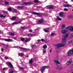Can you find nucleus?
I'll list each match as a JSON object with an SVG mask.
<instances>
[{"label":"nucleus","mask_w":73,"mask_h":73,"mask_svg":"<svg viewBox=\"0 0 73 73\" xmlns=\"http://www.w3.org/2000/svg\"><path fill=\"white\" fill-rule=\"evenodd\" d=\"M69 36V34H67L63 36V38L62 40V43H65L66 42V38Z\"/></svg>","instance_id":"obj_1"},{"label":"nucleus","mask_w":73,"mask_h":73,"mask_svg":"<svg viewBox=\"0 0 73 73\" xmlns=\"http://www.w3.org/2000/svg\"><path fill=\"white\" fill-rule=\"evenodd\" d=\"M66 29H67L70 31H73V26H70L67 27L66 28ZM72 36L73 37V33H72L71 34Z\"/></svg>","instance_id":"obj_2"},{"label":"nucleus","mask_w":73,"mask_h":73,"mask_svg":"<svg viewBox=\"0 0 73 73\" xmlns=\"http://www.w3.org/2000/svg\"><path fill=\"white\" fill-rule=\"evenodd\" d=\"M49 68V66H44L42 67L40 69L41 73H43L45 69H48Z\"/></svg>","instance_id":"obj_3"},{"label":"nucleus","mask_w":73,"mask_h":73,"mask_svg":"<svg viewBox=\"0 0 73 73\" xmlns=\"http://www.w3.org/2000/svg\"><path fill=\"white\" fill-rule=\"evenodd\" d=\"M68 55L69 56H71L72 54H73V48L71 50H70L68 51Z\"/></svg>","instance_id":"obj_4"},{"label":"nucleus","mask_w":73,"mask_h":73,"mask_svg":"<svg viewBox=\"0 0 73 73\" xmlns=\"http://www.w3.org/2000/svg\"><path fill=\"white\" fill-rule=\"evenodd\" d=\"M61 33H62V34H65L66 33L68 32V30L65 29H62L60 31Z\"/></svg>","instance_id":"obj_5"},{"label":"nucleus","mask_w":73,"mask_h":73,"mask_svg":"<svg viewBox=\"0 0 73 73\" xmlns=\"http://www.w3.org/2000/svg\"><path fill=\"white\" fill-rule=\"evenodd\" d=\"M65 44H58L56 45L57 48H58L59 47H61V46H64Z\"/></svg>","instance_id":"obj_6"},{"label":"nucleus","mask_w":73,"mask_h":73,"mask_svg":"<svg viewBox=\"0 0 73 73\" xmlns=\"http://www.w3.org/2000/svg\"><path fill=\"white\" fill-rule=\"evenodd\" d=\"M45 8L46 9H53V5H48L47 6H46L45 7Z\"/></svg>","instance_id":"obj_7"},{"label":"nucleus","mask_w":73,"mask_h":73,"mask_svg":"<svg viewBox=\"0 0 73 73\" xmlns=\"http://www.w3.org/2000/svg\"><path fill=\"white\" fill-rule=\"evenodd\" d=\"M33 2H27L24 3H23V5H28V4H33Z\"/></svg>","instance_id":"obj_8"},{"label":"nucleus","mask_w":73,"mask_h":73,"mask_svg":"<svg viewBox=\"0 0 73 73\" xmlns=\"http://www.w3.org/2000/svg\"><path fill=\"white\" fill-rule=\"evenodd\" d=\"M72 60H68V61L67 63H66V65H69V64H72Z\"/></svg>","instance_id":"obj_9"},{"label":"nucleus","mask_w":73,"mask_h":73,"mask_svg":"<svg viewBox=\"0 0 73 73\" xmlns=\"http://www.w3.org/2000/svg\"><path fill=\"white\" fill-rule=\"evenodd\" d=\"M64 7H72V5L70 4H65L64 5Z\"/></svg>","instance_id":"obj_10"},{"label":"nucleus","mask_w":73,"mask_h":73,"mask_svg":"<svg viewBox=\"0 0 73 73\" xmlns=\"http://www.w3.org/2000/svg\"><path fill=\"white\" fill-rule=\"evenodd\" d=\"M7 64V65H9L10 66V68H13V65H12V64L11 63V62H8V63Z\"/></svg>","instance_id":"obj_11"},{"label":"nucleus","mask_w":73,"mask_h":73,"mask_svg":"<svg viewBox=\"0 0 73 73\" xmlns=\"http://www.w3.org/2000/svg\"><path fill=\"white\" fill-rule=\"evenodd\" d=\"M5 41H7L8 42H12L13 41V40L12 39H6L5 40Z\"/></svg>","instance_id":"obj_12"},{"label":"nucleus","mask_w":73,"mask_h":73,"mask_svg":"<svg viewBox=\"0 0 73 73\" xmlns=\"http://www.w3.org/2000/svg\"><path fill=\"white\" fill-rule=\"evenodd\" d=\"M20 49H21V50H29V49L28 48H26L21 47H20Z\"/></svg>","instance_id":"obj_13"},{"label":"nucleus","mask_w":73,"mask_h":73,"mask_svg":"<svg viewBox=\"0 0 73 73\" xmlns=\"http://www.w3.org/2000/svg\"><path fill=\"white\" fill-rule=\"evenodd\" d=\"M42 23H43V20L42 19H40L38 21V24H41Z\"/></svg>","instance_id":"obj_14"},{"label":"nucleus","mask_w":73,"mask_h":73,"mask_svg":"<svg viewBox=\"0 0 73 73\" xmlns=\"http://www.w3.org/2000/svg\"><path fill=\"white\" fill-rule=\"evenodd\" d=\"M31 40L29 39V38H25V42H29V41H30Z\"/></svg>","instance_id":"obj_15"},{"label":"nucleus","mask_w":73,"mask_h":73,"mask_svg":"<svg viewBox=\"0 0 73 73\" xmlns=\"http://www.w3.org/2000/svg\"><path fill=\"white\" fill-rule=\"evenodd\" d=\"M59 16L60 17H64V13H60L59 14Z\"/></svg>","instance_id":"obj_16"},{"label":"nucleus","mask_w":73,"mask_h":73,"mask_svg":"<svg viewBox=\"0 0 73 73\" xmlns=\"http://www.w3.org/2000/svg\"><path fill=\"white\" fill-rule=\"evenodd\" d=\"M54 61L56 64H60V62H59L58 60H54Z\"/></svg>","instance_id":"obj_17"},{"label":"nucleus","mask_w":73,"mask_h":73,"mask_svg":"<svg viewBox=\"0 0 73 73\" xmlns=\"http://www.w3.org/2000/svg\"><path fill=\"white\" fill-rule=\"evenodd\" d=\"M17 17H13L11 18V20H12L13 21V20H16V18H17Z\"/></svg>","instance_id":"obj_18"},{"label":"nucleus","mask_w":73,"mask_h":73,"mask_svg":"<svg viewBox=\"0 0 73 73\" xmlns=\"http://www.w3.org/2000/svg\"><path fill=\"white\" fill-rule=\"evenodd\" d=\"M31 13H32V14H33V15H40V13H37L36 12H31Z\"/></svg>","instance_id":"obj_19"},{"label":"nucleus","mask_w":73,"mask_h":73,"mask_svg":"<svg viewBox=\"0 0 73 73\" xmlns=\"http://www.w3.org/2000/svg\"><path fill=\"white\" fill-rule=\"evenodd\" d=\"M19 55L20 57H23V56H24V53H19Z\"/></svg>","instance_id":"obj_20"},{"label":"nucleus","mask_w":73,"mask_h":73,"mask_svg":"<svg viewBox=\"0 0 73 73\" xmlns=\"http://www.w3.org/2000/svg\"><path fill=\"white\" fill-rule=\"evenodd\" d=\"M62 20V19L60 18L59 17H58L56 18L57 21H58V20L59 21H61V20Z\"/></svg>","instance_id":"obj_21"},{"label":"nucleus","mask_w":73,"mask_h":73,"mask_svg":"<svg viewBox=\"0 0 73 73\" xmlns=\"http://www.w3.org/2000/svg\"><path fill=\"white\" fill-rule=\"evenodd\" d=\"M58 70H62L63 69V68L62 67H61L60 68H59L58 67L56 68Z\"/></svg>","instance_id":"obj_22"},{"label":"nucleus","mask_w":73,"mask_h":73,"mask_svg":"<svg viewBox=\"0 0 73 73\" xmlns=\"http://www.w3.org/2000/svg\"><path fill=\"white\" fill-rule=\"evenodd\" d=\"M65 25L63 24L62 25V29H64L65 28Z\"/></svg>","instance_id":"obj_23"},{"label":"nucleus","mask_w":73,"mask_h":73,"mask_svg":"<svg viewBox=\"0 0 73 73\" xmlns=\"http://www.w3.org/2000/svg\"><path fill=\"white\" fill-rule=\"evenodd\" d=\"M15 35V34L13 33H10V36H14Z\"/></svg>","instance_id":"obj_24"},{"label":"nucleus","mask_w":73,"mask_h":73,"mask_svg":"<svg viewBox=\"0 0 73 73\" xmlns=\"http://www.w3.org/2000/svg\"><path fill=\"white\" fill-rule=\"evenodd\" d=\"M43 48L44 49H46V48H47V45L45 44L43 46Z\"/></svg>","instance_id":"obj_25"},{"label":"nucleus","mask_w":73,"mask_h":73,"mask_svg":"<svg viewBox=\"0 0 73 73\" xmlns=\"http://www.w3.org/2000/svg\"><path fill=\"white\" fill-rule=\"evenodd\" d=\"M17 8L19 9H23V7L22 6H18L17 7Z\"/></svg>","instance_id":"obj_26"},{"label":"nucleus","mask_w":73,"mask_h":73,"mask_svg":"<svg viewBox=\"0 0 73 73\" xmlns=\"http://www.w3.org/2000/svg\"><path fill=\"white\" fill-rule=\"evenodd\" d=\"M27 35L28 36H33V35H32V34L29 33L27 34Z\"/></svg>","instance_id":"obj_27"},{"label":"nucleus","mask_w":73,"mask_h":73,"mask_svg":"<svg viewBox=\"0 0 73 73\" xmlns=\"http://www.w3.org/2000/svg\"><path fill=\"white\" fill-rule=\"evenodd\" d=\"M9 73H13V71L12 70H9Z\"/></svg>","instance_id":"obj_28"},{"label":"nucleus","mask_w":73,"mask_h":73,"mask_svg":"<svg viewBox=\"0 0 73 73\" xmlns=\"http://www.w3.org/2000/svg\"><path fill=\"white\" fill-rule=\"evenodd\" d=\"M0 17H3L4 18H5V16H4L2 15H0Z\"/></svg>","instance_id":"obj_29"},{"label":"nucleus","mask_w":73,"mask_h":73,"mask_svg":"<svg viewBox=\"0 0 73 73\" xmlns=\"http://www.w3.org/2000/svg\"><path fill=\"white\" fill-rule=\"evenodd\" d=\"M5 3L6 5H8L9 4V3L7 1H5Z\"/></svg>","instance_id":"obj_30"},{"label":"nucleus","mask_w":73,"mask_h":73,"mask_svg":"<svg viewBox=\"0 0 73 73\" xmlns=\"http://www.w3.org/2000/svg\"><path fill=\"white\" fill-rule=\"evenodd\" d=\"M39 1L38 0H35L34 2L36 3H38L39 2Z\"/></svg>","instance_id":"obj_31"},{"label":"nucleus","mask_w":73,"mask_h":73,"mask_svg":"<svg viewBox=\"0 0 73 73\" xmlns=\"http://www.w3.org/2000/svg\"><path fill=\"white\" fill-rule=\"evenodd\" d=\"M14 48H18V49H20V47L19 46H15Z\"/></svg>","instance_id":"obj_32"},{"label":"nucleus","mask_w":73,"mask_h":73,"mask_svg":"<svg viewBox=\"0 0 73 73\" xmlns=\"http://www.w3.org/2000/svg\"><path fill=\"white\" fill-rule=\"evenodd\" d=\"M43 31L46 33H47V32H49V31L48 30H47L46 29H44L43 30Z\"/></svg>","instance_id":"obj_33"},{"label":"nucleus","mask_w":73,"mask_h":73,"mask_svg":"<svg viewBox=\"0 0 73 73\" xmlns=\"http://www.w3.org/2000/svg\"><path fill=\"white\" fill-rule=\"evenodd\" d=\"M8 10L9 11H12V9L11 8L9 7L8 8Z\"/></svg>","instance_id":"obj_34"},{"label":"nucleus","mask_w":73,"mask_h":73,"mask_svg":"<svg viewBox=\"0 0 73 73\" xmlns=\"http://www.w3.org/2000/svg\"><path fill=\"white\" fill-rule=\"evenodd\" d=\"M25 38H21V41H25Z\"/></svg>","instance_id":"obj_35"},{"label":"nucleus","mask_w":73,"mask_h":73,"mask_svg":"<svg viewBox=\"0 0 73 73\" xmlns=\"http://www.w3.org/2000/svg\"><path fill=\"white\" fill-rule=\"evenodd\" d=\"M41 41H42L43 42H45V40L44 39H41Z\"/></svg>","instance_id":"obj_36"},{"label":"nucleus","mask_w":73,"mask_h":73,"mask_svg":"<svg viewBox=\"0 0 73 73\" xmlns=\"http://www.w3.org/2000/svg\"><path fill=\"white\" fill-rule=\"evenodd\" d=\"M32 59L30 60V64H32Z\"/></svg>","instance_id":"obj_37"},{"label":"nucleus","mask_w":73,"mask_h":73,"mask_svg":"<svg viewBox=\"0 0 73 73\" xmlns=\"http://www.w3.org/2000/svg\"><path fill=\"white\" fill-rule=\"evenodd\" d=\"M22 21H19L17 22V24H19V23H21V22Z\"/></svg>","instance_id":"obj_38"},{"label":"nucleus","mask_w":73,"mask_h":73,"mask_svg":"<svg viewBox=\"0 0 73 73\" xmlns=\"http://www.w3.org/2000/svg\"><path fill=\"white\" fill-rule=\"evenodd\" d=\"M20 69H21V70H24V68H23L22 67H20Z\"/></svg>","instance_id":"obj_39"},{"label":"nucleus","mask_w":73,"mask_h":73,"mask_svg":"<svg viewBox=\"0 0 73 73\" xmlns=\"http://www.w3.org/2000/svg\"><path fill=\"white\" fill-rule=\"evenodd\" d=\"M13 25H16L17 24V22L16 23H12Z\"/></svg>","instance_id":"obj_40"},{"label":"nucleus","mask_w":73,"mask_h":73,"mask_svg":"<svg viewBox=\"0 0 73 73\" xmlns=\"http://www.w3.org/2000/svg\"><path fill=\"white\" fill-rule=\"evenodd\" d=\"M54 35V33H52L51 34V36H53Z\"/></svg>","instance_id":"obj_41"},{"label":"nucleus","mask_w":73,"mask_h":73,"mask_svg":"<svg viewBox=\"0 0 73 73\" xmlns=\"http://www.w3.org/2000/svg\"><path fill=\"white\" fill-rule=\"evenodd\" d=\"M64 10L65 11H68V9L66 8H64Z\"/></svg>","instance_id":"obj_42"},{"label":"nucleus","mask_w":73,"mask_h":73,"mask_svg":"<svg viewBox=\"0 0 73 73\" xmlns=\"http://www.w3.org/2000/svg\"><path fill=\"white\" fill-rule=\"evenodd\" d=\"M14 12L15 13H16L17 12V10H15L14 11Z\"/></svg>","instance_id":"obj_43"},{"label":"nucleus","mask_w":73,"mask_h":73,"mask_svg":"<svg viewBox=\"0 0 73 73\" xmlns=\"http://www.w3.org/2000/svg\"><path fill=\"white\" fill-rule=\"evenodd\" d=\"M43 54H45V53H46V50H44L43 51Z\"/></svg>","instance_id":"obj_44"},{"label":"nucleus","mask_w":73,"mask_h":73,"mask_svg":"<svg viewBox=\"0 0 73 73\" xmlns=\"http://www.w3.org/2000/svg\"><path fill=\"white\" fill-rule=\"evenodd\" d=\"M1 50L2 52H3L4 51V49L3 48H2L1 49Z\"/></svg>","instance_id":"obj_45"},{"label":"nucleus","mask_w":73,"mask_h":73,"mask_svg":"<svg viewBox=\"0 0 73 73\" xmlns=\"http://www.w3.org/2000/svg\"><path fill=\"white\" fill-rule=\"evenodd\" d=\"M37 8H42V7H41L40 6H37Z\"/></svg>","instance_id":"obj_46"},{"label":"nucleus","mask_w":73,"mask_h":73,"mask_svg":"<svg viewBox=\"0 0 73 73\" xmlns=\"http://www.w3.org/2000/svg\"><path fill=\"white\" fill-rule=\"evenodd\" d=\"M29 32H33V31L31 29L29 31Z\"/></svg>","instance_id":"obj_47"},{"label":"nucleus","mask_w":73,"mask_h":73,"mask_svg":"<svg viewBox=\"0 0 73 73\" xmlns=\"http://www.w3.org/2000/svg\"><path fill=\"white\" fill-rule=\"evenodd\" d=\"M24 28H25V27H21V29H24Z\"/></svg>","instance_id":"obj_48"},{"label":"nucleus","mask_w":73,"mask_h":73,"mask_svg":"<svg viewBox=\"0 0 73 73\" xmlns=\"http://www.w3.org/2000/svg\"><path fill=\"white\" fill-rule=\"evenodd\" d=\"M4 13H8V12L7 11H4Z\"/></svg>","instance_id":"obj_49"},{"label":"nucleus","mask_w":73,"mask_h":73,"mask_svg":"<svg viewBox=\"0 0 73 73\" xmlns=\"http://www.w3.org/2000/svg\"><path fill=\"white\" fill-rule=\"evenodd\" d=\"M14 39L15 40H16V39H17V38H16V37H14Z\"/></svg>","instance_id":"obj_50"},{"label":"nucleus","mask_w":73,"mask_h":73,"mask_svg":"<svg viewBox=\"0 0 73 73\" xmlns=\"http://www.w3.org/2000/svg\"><path fill=\"white\" fill-rule=\"evenodd\" d=\"M35 46V45H33L31 46V47L32 48H33L34 47V46Z\"/></svg>","instance_id":"obj_51"},{"label":"nucleus","mask_w":73,"mask_h":73,"mask_svg":"<svg viewBox=\"0 0 73 73\" xmlns=\"http://www.w3.org/2000/svg\"><path fill=\"white\" fill-rule=\"evenodd\" d=\"M5 69H6V68H3V69L2 70H5Z\"/></svg>","instance_id":"obj_52"},{"label":"nucleus","mask_w":73,"mask_h":73,"mask_svg":"<svg viewBox=\"0 0 73 73\" xmlns=\"http://www.w3.org/2000/svg\"><path fill=\"white\" fill-rule=\"evenodd\" d=\"M5 59H8V58L7 57H5Z\"/></svg>","instance_id":"obj_53"},{"label":"nucleus","mask_w":73,"mask_h":73,"mask_svg":"<svg viewBox=\"0 0 73 73\" xmlns=\"http://www.w3.org/2000/svg\"><path fill=\"white\" fill-rule=\"evenodd\" d=\"M52 52V50H50V53H51Z\"/></svg>","instance_id":"obj_54"},{"label":"nucleus","mask_w":73,"mask_h":73,"mask_svg":"<svg viewBox=\"0 0 73 73\" xmlns=\"http://www.w3.org/2000/svg\"><path fill=\"white\" fill-rule=\"evenodd\" d=\"M48 73H51V72H50V70H48Z\"/></svg>","instance_id":"obj_55"},{"label":"nucleus","mask_w":73,"mask_h":73,"mask_svg":"<svg viewBox=\"0 0 73 73\" xmlns=\"http://www.w3.org/2000/svg\"><path fill=\"white\" fill-rule=\"evenodd\" d=\"M37 41L39 42L40 41V39H38L37 40Z\"/></svg>","instance_id":"obj_56"},{"label":"nucleus","mask_w":73,"mask_h":73,"mask_svg":"<svg viewBox=\"0 0 73 73\" xmlns=\"http://www.w3.org/2000/svg\"><path fill=\"white\" fill-rule=\"evenodd\" d=\"M70 43H72L73 42V40H71L70 42Z\"/></svg>","instance_id":"obj_57"},{"label":"nucleus","mask_w":73,"mask_h":73,"mask_svg":"<svg viewBox=\"0 0 73 73\" xmlns=\"http://www.w3.org/2000/svg\"><path fill=\"white\" fill-rule=\"evenodd\" d=\"M37 73V71L35 70V73Z\"/></svg>","instance_id":"obj_58"},{"label":"nucleus","mask_w":73,"mask_h":73,"mask_svg":"<svg viewBox=\"0 0 73 73\" xmlns=\"http://www.w3.org/2000/svg\"><path fill=\"white\" fill-rule=\"evenodd\" d=\"M0 34H2V32H1V31H0Z\"/></svg>","instance_id":"obj_59"},{"label":"nucleus","mask_w":73,"mask_h":73,"mask_svg":"<svg viewBox=\"0 0 73 73\" xmlns=\"http://www.w3.org/2000/svg\"><path fill=\"white\" fill-rule=\"evenodd\" d=\"M6 46H7V47H8V45H7Z\"/></svg>","instance_id":"obj_60"},{"label":"nucleus","mask_w":73,"mask_h":73,"mask_svg":"<svg viewBox=\"0 0 73 73\" xmlns=\"http://www.w3.org/2000/svg\"><path fill=\"white\" fill-rule=\"evenodd\" d=\"M27 57H28V58L29 57V56H27Z\"/></svg>","instance_id":"obj_61"},{"label":"nucleus","mask_w":73,"mask_h":73,"mask_svg":"<svg viewBox=\"0 0 73 73\" xmlns=\"http://www.w3.org/2000/svg\"><path fill=\"white\" fill-rule=\"evenodd\" d=\"M71 1H73V0H71Z\"/></svg>","instance_id":"obj_62"},{"label":"nucleus","mask_w":73,"mask_h":73,"mask_svg":"<svg viewBox=\"0 0 73 73\" xmlns=\"http://www.w3.org/2000/svg\"><path fill=\"white\" fill-rule=\"evenodd\" d=\"M1 58V59H3V58Z\"/></svg>","instance_id":"obj_63"},{"label":"nucleus","mask_w":73,"mask_h":73,"mask_svg":"<svg viewBox=\"0 0 73 73\" xmlns=\"http://www.w3.org/2000/svg\"><path fill=\"white\" fill-rule=\"evenodd\" d=\"M72 11H73V9L72 10Z\"/></svg>","instance_id":"obj_64"}]
</instances>
